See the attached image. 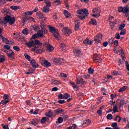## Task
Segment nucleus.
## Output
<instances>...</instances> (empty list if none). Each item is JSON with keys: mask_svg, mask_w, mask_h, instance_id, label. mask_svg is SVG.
I'll return each instance as SVG.
<instances>
[{"mask_svg": "<svg viewBox=\"0 0 129 129\" xmlns=\"http://www.w3.org/2000/svg\"><path fill=\"white\" fill-rule=\"evenodd\" d=\"M61 77H63L64 78H66L67 77V74L64 73H61L60 74Z\"/></svg>", "mask_w": 129, "mask_h": 129, "instance_id": "680f3d73", "label": "nucleus"}, {"mask_svg": "<svg viewBox=\"0 0 129 129\" xmlns=\"http://www.w3.org/2000/svg\"><path fill=\"white\" fill-rule=\"evenodd\" d=\"M70 84L72 86H73V88L74 89H75V88H77V87H78V86H77L76 84H75V83H74V82H72V81H70Z\"/></svg>", "mask_w": 129, "mask_h": 129, "instance_id": "c85d7f7f", "label": "nucleus"}, {"mask_svg": "<svg viewBox=\"0 0 129 129\" xmlns=\"http://www.w3.org/2000/svg\"><path fill=\"white\" fill-rule=\"evenodd\" d=\"M63 122V117H59L58 118V121H56V123H62Z\"/></svg>", "mask_w": 129, "mask_h": 129, "instance_id": "473e14b6", "label": "nucleus"}, {"mask_svg": "<svg viewBox=\"0 0 129 129\" xmlns=\"http://www.w3.org/2000/svg\"><path fill=\"white\" fill-rule=\"evenodd\" d=\"M42 12L43 13H45L46 14L48 13L49 12H50V9H49L48 7H44L43 9L42 10Z\"/></svg>", "mask_w": 129, "mask_h": 129, "instance_id": "a878e982", "label": "nucleus"}, {"mask_svg": "<svg viewBox=\"0 0 129 129\" xmlns=\"http://www.w3.org/2000/svg\"><path fill=\"white\" fill-rule=\"evenodd\" d=\"M113 75L118 76V75H120V74L118 73V72H116V71H114L113 72Z\"/></svg>", "mask_w": 129, "mask_h": 129, "instance_id": "3c124183", "label": "nucleus"}, {"mask_svg": "<svg viewBox=\"0 0 129 129\" xmlns=\"http://www.w3.org/2000/svg\"><path fill=\"white\" fill-rule=\"evenodd\" d=\"M64 99H68L70 97V94L68 93H65L63 94Z\"/></svg>", "mask_w": 129, "mask_h": 129, "instance_id": "4c0bfd02", "label": "nucleus"}, {"mask_svg": "<svg viewBox=\"0 0 129 129\" xmlns=\"http://www.w3.org/2000/svg\"><path fill=\"white\" fill-rule=\"evenodd\" d=\"M113 41H114V38L112 37L109 40L108 43H109V44L110 45V47H111L112 44H113V42H114Z\"/></svg>", "mask_w": 129, "mask_h": 129, "instance_id": "2f4dec72", "label": "nucleus"}, {"mask_svg": "<svg viewBox=\"0 0 129 129\" xmlns=\"http://www.w3.org/2000/svg\"><path fill=\"white\" fill-rule=\"evenodd\" d=\"M32 51H34V52H36L38 54H42L43 51H45V49L40 47L39 46H35L34 48H32Z\"/></svg>", "mask_w": 129, "mask_h": 129, "instance_id": "39448f33", "label": "nucleus"}, {"mask_svg": "<svg viewBox=\"0 0 129 129\" xmlns=\"http://www.w3.org/2000/svg\"><path fill=\"white\" fill-rule=\"evenodd\" d=\"M63 112H64V109L61 108H58L54 110V113L57 115L61 114V113H63Z\"/></svg>", "mask_w": 129, "mask_h": 129, "instance_id": "4468645a", "label": "nucleus"}, {"mask_svg": "<svg viewBox=\"0 0 129 129\" xmlns=\"http://www.w3.org/2000/svg\"><path fill=\"white\" fill-rule=\"evenodd\" d=\"M62 117L64 120H69V118H68V115H62Z\"/></svg>", "mask_w": 129, "mask_h": 129, "instance_id": "864d4df0", "label": "nucleus"}, {"mask_svg": "<svg viewBox=\"0 0 129 129\" xmlns=\"http://www.w3.org/2000/svg\"><path fill=\"white\" fill-rule=\"evenodd\" d=\"M93 14H96L97 13H98V9L95 8L93 9Z\"/></svg>", "mask_w": 129, "mask_h": 129, "instance_id": "bf43d9fd", "label": "nucleus"}, {"mask_svg": "<svg viewBox=\"0 0 129 129\" xmlns=\"http://www.w3.org/2000/svg\"><path fill=\"white\" fill-rule=\"evenodd\" d=\"M124 27H125V24L124 23L121 24L119 27V30H123Z\"/></svg>", "mask_w": 129, "mask_h": 129, "instance_id": "09e8293b", "label": "nucleus"}, {"mask_svg": "<svg viewBox=\"0 0 129 129\" xmlns=\"http://www.w3.org/2000/svg\"><path fill=\"white\" fill-rule=\"evenodd\" d=\"M58 99H64V95L62 94H59L57 96Z\"/></svg>", "mask_w": 129, "mask_h": 129, "instance_id": "de8ad7c7", "label": "nucleus"}, {"mask_svg": "<svg viewBox=\"0 0 129 129\" xmlns=\"http://www.w3.org/2000/svg\"><path fill=\"white\" fill-rule=\"evenodd\" d=\"M118 63L120 67H123V64H124V62L121 60V59H119Z\"/></svg>", "mask_w": 129, "mask_h": 129, "instance_id": "bb28decb", "label": "nucleus"}, {"mask_svg": "<svg viewBox=\"0 0 129 129\" xmlns=\"http://www.w3.org/2000/svg\"><path fill=\"white\" fill-rule=\"evenodd\" d=\"M125 65H126V66L127 67V70H128V71H129V64H128V62L126 61L125 62Z\"/></svg>", "mask_w": 129, "mask_h": 129, "instance_id": "774afa93", "label": "nucleus"}, {"mask_svg": "<svg viewBox=\"0 0 129 129\" xmlns=\"http://www.w3.org/2000/svg\"><path fill=\"white\" fill-rule=\"evenodd\" d=\"M112 127H113L112 129H120L119 127H117V122H113L111 124Z\"/></svg>", "mask_w": 129, "mask_h": 129, "instance_id": "5701e85b", "label": "nucleus"}, {"mask_svg": "<svg viewBox=\"0 0 129 129\" xmlns=\"http://www.w3.org/2000/svg\"><path fill=\"white\" fill-rule=\"evenodd\" d=\"M33 14V12L28 11L27 12L25 13V15H28L29 16H31Z\"/></svg>", "mask_w": 129, "mask_h": 129, "instance_id": "338daca9", "label": "nucleus"}, {"mask_svg": "<svg viewBox=\"0 0 129 129\" xmlns=\"http://www.w3.org/2000/svg\"><path fill=\"white\" fill-rule=\"evenodd\" d=\"M2 23L5 25H7L8 23H9V25L12 26V25H14L16 23V18L12 17L11 16L7 15L5 19L2 21Z\"/></svg>", "mask_w": 129, "mask_h": 129, "instance_id": "f03ea898", "label": "nucleus"}, {"mask_svg": "<svg viewBox=\"0 0 129 129\" xmlns=\"http://www.w3.org/2000/svg\"><path fill=\"white\" fill-rule=\"evenodd\" d=\"M107 119H110L111 120L113 118V116H112V114H108L107 116H106Z\"/></svg>", "mask_w": 129, "mask_h": 129, "instance_id": "ea45409f", "label": "nucleus"}, {"mask_svg": "<svg viewBox=\"0 0 129 129\" xmlns=\"http://www.w3.org/2000/svg\"><path fill=\"white\" fill-rule=\"evenodd\" d=\"M126 88H127V87L124 86L120 88L118 91L119 92H123V91H124L125 90V89H126Z\"/></svg>", "mask_w": 129, "mask_h": 129, "instance_id": "cd10ccee", "label": "nucleus"}, {"mask_svg": "<svg viewBox=\"0 0 129 129\" xmlns=\"http://www.w3.org/2000/svg\"><path fill=\"white\" fill-rule=\"evenodd\" d=\"M65 33H67V34H71L72 32L71 30H69V29L66 28L64 30Z\"/></svg>", "mask_w": 129, "mask_h": 129, "instance_id": "6e6d98bb", "label": "nucleus"}, {"mask_svg": "<svg viewBox=\"0 0 129 129\" xmlns=\"http://www.w3.org/2000/svg\"><path fill=\"white\" fill-rule=\"evenodd\" d=\"M84 44H86L87 45H92V41L90 40L88 38H86L83 41Z\"/></svg>", "mask_w": 129, "mask_h": 129, "instance_id": "f3484780", "label": "nucleus"}, {"mask_svg": "<svg viewBox=\"0 0 129 129\" xmlns=\"http://www.w3.org/2000/svg\"><path fill=\"white\" fill-rule=\"evenodd\" d=\"M58 103L59 104H63V103H65V100H60L57 101Z\"/></svg>", "mask_w": 129, "mask_h": 129, "instance_id": "4d7b16f0", "label": "nucleus"}, {"mask_svg": "<svg viewBox=\"0 0 129 129\" xmlns=\"http://www.w3.org/2000/svg\"><path fill=\"white\" fill-rule=\"evenodd\" d=\"M4 49H6L7 50H10V49H11V46H10V45H5Z\"/></svg>", "mask_w": 129, "mask_h": 129, "instance_id": "13d9d810", "label": "nucleus"}, {"mask_svg": "<svg viewBox=\"0 0 129 129\" xmlns=\"http://www.w3.org/2000/svg\"><path fill=\"white\" fill-rule=\"evenodd\" d=\"M94 72V70H93V69L91 68H89L88 73H89V74H93Z\"/></svg>", "mask_w": 129, "mask_h": 129, "instance_id": "a19ab883", "label": "nucleus"}, {"mask_svg": "<svg viewBox=\"0 0 129 129\" xmlns=\"http://www.w3.org/2000/svg\"><path fill=\"white\" fill-rule=\"evenodd\" d=\"M60 83H61L57 80H53L52 81V84H54V85H59Z\"/></svg>", "mask_w": 129, "mask_h": 129, "instance_id": "f704fd0d", "label": "nucleus"}, {"mask_svg": "<svg viewBox=\"0 0 129 129\" xmlns=\"http://www.w3.org/2000/svg\"><path fill=\"white\" fill-rule=\"evenodd\" d=\"M123 104H124V100H123V99H121L120 101V104H119V107H121V105H123Z\"/></svg>", "mask_w": 129, "mask_h": 129, "instance_id": "603ef678", "label": "nucleus"}, {"mask_svg": "<svg viewBox=\"0 0 129 129\" xmlns=\"http://www.w3.org/2000/svg\"><path fill=\"white\" fill-rule=\"evenodd\" d=\"M43 66H46V67H50L51 66V63L48 61L47 60H45L44 63H42Z\"/></svg>", "mask_w": 129, "mask_h": 129, "instance_id": "dca6fc26", "label": "nucleus"}, {"mask_svg": "<svg viewBox=\"0 0 129 129\" xmlns=\"http://www.w3.org/2000/svg\"><path fill=\"white\" fill-rule=\"evenodd\" d=\"M55 65H62L65 63V59L63 58H55L54 60Z\"/></svg>", "mask_w": 129, "mask_h": 129, "instance_id": "20e7f679", "label": "nucleus"}, {"mask_svg": "<svg viewBox=\"0 0 129 129\" xmlns=\"http://www.w3.org/2000/svg\"><path fill=\"white\" fill-rule=\"evenodd\" d=\"M89 24H92L93 26H96V25H97L96 20H95V19H93V18H92L91 19V21L89 22Z\"/></svg>", "mask_w": 129, "mask_h": 129, "instance_id": "b1692460", "label": "nucleus"}, {"mask_svg": "<svg viewBox=\"0 0 129 129\" xmlns=\"http://www.w3.org/2000/svg\"><path fill=\"white\" fill-rule=\"evenodd\" d=\"M117 110H118V109H117V106L116 105H114L113 108V112L114 113H115L116 112H117Z\"/></svg>", "mask_w": 129, "mask_h": 129, "instance_id": "79ce46f5", "label": "nucleus"}, {"mask_svg": "<svg viewBox=\"0 0 129 129\" xmlns=\"http://www.w3.org/2000/svg\"><path fill=\"white\" fill-rule=\"evenodd\" d=\"M33 29L34 31H35L36 32H37V31H38V30H39L40 29V26H38V25H33Z\"/></svg>", "mask_w": 129, "mask_h": 129, "instance_id": "c756f323", "label": "nucleus"}, {"mask_svg": "<svg viewBox=\"0 0 129 129\" xmlns=\"http://www.w3.org/2000/svg\"><path fill=\"white\" fill-rule=\"evenodd\" d=\"M77 13L78 15H80L78 16V17L79 19H80L81 20H84V19H85V16L88 17V15H89L88 10L87 9L79 10L77 11Z\"/></svg>", "mask_w": 129, "mask_h": 129, "instance_id": "f257e3e1", "label": "nucleus"}, {"mask_svg": "<svg viewBox=\"0 0 129 129\" xmlns=\"http://www.w3.org/2000/svg\"><path fill=\"white\" fill-rule=\"evenodd\" d=\"M13 49H14V50H15L17 52H19V51H21V49L18 46H13Z\"/></svg>", "mask_w": 129, "mask_h": 129, "instance_id": "e433bc0d", "label": "nucleus"}, {"mask_svg": "<svg viewBox=\"0 0 129 129\" xmlns=\"http://www.w3.org/2000/svg\"><path fill=\"white\" fill-rule=\"evenodd\" d=\"M83 79H82V78H81L80 79H77V84H81Z\"/></svg>", "mask_w": 129, "mask_h": 129, "instance_id": "8fccbe9b", "label": "nucleus"}, {"mask_svg": "<svg viewBox=\"0 0 129 129\" xmlns=\"http://www.w3.org/2000/svg\"><path fill=\"white\" fill-rule=\"evenodd\" d=\"M92 17H93L94 18H99V17H100V14H93L91 15Z\"/></svg>", "mask_w": 129, "mask_h": 129, "instance_id": "49530a36", "label": "nucleus"}, {"mask_svg": "<svg viewBox=\"0 0 129 129\" xmlns=\"http://www.w3.org/2000/svg\"><path fill=\"white\" fill-rule=\"evenodd\" d=\"M44 46L45 47H47V50H48L49 52H53V50H54V47L52 46V45H48V43H46Z\"/></svg>", "mask_w": 129, "mask_h": 129, "instance_id": "9d476101", "label": "nucleus"}, {"mask_svg": "<svg viewBox=\"0 0 129 129\" xmlns=\"http://www.w3.org/2000/svg\"><path fill=\"white\" fill-rule=\"evenodd\" d=\"M120 31H121L120 32V36H122L126 34V30L125 29L120 30Z\"/></svg>", "mask_w": 129, "mask_h": 129, "instance_id": "7c9ffc66", "label": "nucleus"}, {"mask_svg": "<svg viewBox=\"0 0 129 129\" xmlns=\"http://www.w3.org/2000/svg\"><path fill=\"white\" fill-rule=\"evenodd\" d=\"M91 121H90V119H86L84 121V122L83 123V124H84V123H91Z\"/></svg>", "mask_w": 129, "mask_h": 129, "instance_id": "69168bd1", "label": "nucleus"}, {"mask_svg": "<svg viewBox=\"0 0 129 129\" xmlns=\"http://www.w3.org/2000/svg\"><path fill=\"white\" fill-rule=\"evenodd\" d=\"M123 13L124 14H125L126 17H127V16H128L129 9L127 7V6H126L123 8Z\"/></svg>", "mask_w": 129, "mask_h": 129, "instance_id": "f8f14e48", "label": "nucleus"}, {"mask_svg": "<svg viewBox=\"0 0 129 129\" xmlns=\"http://www.w3.org/2000/svg\"><path fill=\"white\" fill-rule=\"evenodd\" d=\"M47 120V118L46 117H43L42 118V119H41L40 123L43 124V123H45V122H46Z\"/></svg>", "mask_w": 129, "mask_h": 129, "instance_id": "a18cd8bd", "label": "nucleus"}, {"mask_svg": "<svg viewBox=\"0 0 129 129\" xmlns=\"http://www.w3.org/2000/svg\"><path fill=\"white\" fill-rule=\"evenodd\" d=\"M0 38L2 40L3 42H5V44L9 45L10 44V40L7 38L4 37V36L0 35Z\"/></svg>", "mask_w": 129, "mask_h": 129, "instance_id": "9b49d317", "label": "nucleus"}, {"mask_svg": "<svg viewBox=\"0 0 129 129\" xmlns=\"http://www.w3.org/2000/svg\"><path fill=\"white\" fill-rule=\"evenodd\" d=\"M7 56H8L9 58H13V57L15 56V52H14V51L9 52L8 53H7Z\"/></svg>", "mask_w": 129, "mask_h": 129, "instance_id": "393cba45", "label": "nucleus"}, {"mask_svg": "<svg viewBox=\"0 0 129 129\" xmlns=\"http://www.w3.org/2000/svg\"><path fill=\"white\" fill-rule=\"evenodd\" d=\"M63 15L65 16L66 18H68L71 17V14H70L69 12L67 10H64L63 11Z\"/></svg>", "mask_w": 129, "mask_h": 129, "instance_id": "412c9836", "label": "nucleus"}, {"mask_svg": "<svg viewBox=\"0 0 129 129\" xmlns=\"http://www.w3.org/2000/svg\"><path fill=\"white\" fill-rule=\"evenodd\" d=\"M39 122H40V120L38 118H35V119H33L29 122V124H32V125H34V126H37Z\"/></svg>", "mask_w": 129, "mask_h": 129, "instance_id": "423d86ee", "label": "nucleus"}, {"mask_svg": "<svg viewBox=\"0 0 129 129\" xmlns=\"http://www.w3.org/2000/svg\"><path fill=\"white\" fill-rule=\"evenodd\" d=\"M118 12H119V13H123V8H122V7H119Z\"/></svg>", "mask_w": 129, "mask_h": 129, "instance_id": "5fc2aeb1", "label": "nucleus"}, {"mask_svg": "<svg viewBox=\"0 0 129 129\" xmlns=\"http://www.w3.org/2000/svg\"><path fill=\"white\" fill-rule=\"evenodd\" d=\"M22 33L24 35H28L29 34V31L28 30V28H25L22 31Z\"/></svg>", "mask_w": 129, "mask_h": 129, "instance_id": "72a5a7b5", "label": "nucleus"}, {"mask_svg": "<svg viewBox=\"0 0 129 129\" xmlns=\"http://www.w3.org/2000/svg\"><path fill=\"white\" fill-rule=\"evenodd\" d=\"M44 31H45L46 29L43 28L42 30L38 31L37 36H38V37H41V38H43L44 37V34H43V33H44Z\"/></svg>", "mask_w": 129, "mask_h": 129, "instance_id": "ddd939ff", "label": "nucleus"}, {"mask_svg": "<svg viewBox=\"0 0 129 129\" xmlns=\"http://www.w3.org/2000/svg\"><path fill=\"white\" fill-rule=\"evenodd\" d=\"M77 126V125H76V124H74L73 125L70 126L66 129H76Z\"/></svg>", "mask_w": 129, "mask_h": 129, "instance_id": "c03bdc74", "label": "nucleus"}, {"mask_svg": "<svg viewBox=\"0 0 129 129\" xmlns=\"http://www.w3.org/2000/svg\"><path fill=\"white\" fill-rule=\"evenodd\" d=\"M8 102H10V101L6 100H3L1 101V103H2L3 105H6Z\"/></svg>", "mask_w": 129, "mask_h": 129, "instance_id": "37998d69", "label": "nucleus"}, {"mask_svg": "<svg viewBox=\"0 0 129 129\" xmlns=\"http://www.w3.org/2000/svg\"><path fill=\"white\" fill-rule=\"evenodd\" d=\"M74 53L76 55V56H79L80 54H81V50L80 49H78L77 48H75L74 49Z\"/></svg>", "mask_w": 129, "mask_h": 129, "instance_id": "2eb2a0df", "label": "nucleus"}, {"mask_svg": "<svg viewBox=\"0 0 129 129\" xmlns=\"http://www.w3.org/2000/svg\"><path fill=\"white\" fill-rule=\"evenodd\" d=\"M10 9L13 11H18V10H20L21 9V7L20 6L18 7L16 6H12L10 7Z\"/></svg>", "mask_w": 129, "mask_h": 129, "instance_id": "4be33fe9", "label": "nucleus"}, {"mask_svg": "<svg viewBox=\"0 0 129 129\" xmlns=\"http://www.w3.org/2000/svg\"><path fill=\"white\" fill-rule=\"evenodd\" d=\"M102 40V34H98L94 40L96 43H100Z\"/></svg>", "mask_w": 129, "mask_h": 129, "instance_id": "0eeeda50", "label": "nucleus"}, {"mask_svg": "<svg viewBox=\"0 0 129 129\" xmlns=\"http://www.w3.org/2000/svg\"><path fill=\"white\" fill-rule=\"evenodd\" d=\"M6 61V58L4 57V56L0 55V63H3V62H5Z\"/></svg>", "mask_w": 129, "mask_h": 129, "instance_id": "58836bf2", "label": "nucleus"}, {"mask_svg": "<svg viewBox=\"0 0 129 129\" xmlns=\"http://www.w3.org/2000/svg\"><path fill=\"white\" fill-rule=\"evenodd\" d=\"M80 25V23L78 22V21L75 22V31H78V30H79Z\"/></svg>", "mask_w": 129, "mask_h": 129, "instance_id": "aec40b11", "label": "nucleus"}, {"mask_svg": "<svg viewBox=\"0 0 129 129\" xmlns=\"http://www.w3.org/2000/svg\"><path fill=\"white\" fill-rule=\"evenodd\" d=\"M49 32L53 34V36L57 40H60V34L58 32V30H56L54 27L49 26Z\"/></svg>", "mask_w": 129, "mask_h": 129, "instance_id": "7ed1b4c3", "label": "nucleus"}, {"mask_svg": "<svg viewBox=\"0 0 129 129\" xmlns=\"http://www.w3.org/2000/svg\"><path fill=\"white\" fill-rule=\"evenodd\" d=\"M30 64L32 66V67H33V68H38V67H39V64H38V63L36 62V60L35 59H32L31 61H30Z\"/></svg>", "mask_w": 129, "mask_h": 129, "instance_id": "6e6552de", "label": "nucleus"}, {"mask_svg": "<svg viewBox=\"0 0 129 129\" xmlns=\"http://www.w3.org/2000/svg\"><path fill=\"white\" fill-rule=\"evenodd\" d=\"M3 98L4 100H7V99H9V96L7 94H5L3 96Z\"/></svg>", "mask_w": 129, "mask_h": 129, "instance_id": "e2e57ef3", "label": "nucleus"}, {"mask_svg": "<svg viewBox=\"0 0 129 129\" xmlns=\"http://www.w3.org/2000/svg\"><path fill=\"white\" fill-rule=\"evenodd\" d=\"M26 46H27L28 48H32V47H33V48H35V47H36V45L34 44V41H33L26 42Z\"/></svg>", "mask_w": 129, "mask_h": 129, "instance_id": "1a4fd4ad", "label": "nucleus"}, {"mask_svg": "<svg viewBox=\"0 0 129 129\" xmlns=\"http://www.w3.org/2000/svg\"><path fill=\"white\" fill-rule=\"evenodd\" d=\"M34 45H37V46H42L43 43L38 39H35L34 41Z\"/></svg>", "mask_w": 129, "mask_h": 129, "instance_id": "6ab92c4d", "label": "nucleus"}, {"mask_svg": "<svg viewBox=\"0 0 129 129\" xmlns=\"http://www.w3.org/2000/svg\"><path fill=\"white\" fill-rule=\"evenodd\" d=\"M113 44H114L115 46H118V40H116L114 41Z\"/></svg>", "mask_w": 129, "mask_h": 129, "instance_id": "0e129e2a", "label": "nucleus"}, {"mask_svg": "<svg viewBox=\"0 0 129 129\" xmlns=\"http://www.w3.org/2000/svg\"><path fill=\"white\" fill-rule=\"evenodd\" d=\"M45 115L48 117H52V116H53V112H52V111H51V110H49L48 112L46 113Z\"/></svg>", "mask_w": 129, "mask_h": 129, "instance_id": "a211bd4d", "label": "nucleus"}, {"mask_svg": "<svg viewBox=\"0 0 129 129\" xmlns=\"http://www.w3.org/2000/svg\"><path fill=\"white\" fill-rule=\"evenodd\" d=\"M24 56L25 57V58L28 60V61H31V57L30 55H29L27 53H25L24 54Z\"/></svg>", "mask_w": 129, "mask_h": 129, "instance_id": "c9c22d12", "label": "nucleus"}, {"mask_svg": "<svg viewBox=\"0 0 129 129\" xmlns=\"http://www.w3.org/2000/svg\"><path fill=\"white\" fill-rule=\"evenodd\" d=\"M115 38H116L118 40H119L120 39V35L118 33H116L115 35Z\"/></svg>", "mask_w": 129, "mask_h": 129, "instance_id": "052dcab7", "label": "nucleus"}]
</instances>
